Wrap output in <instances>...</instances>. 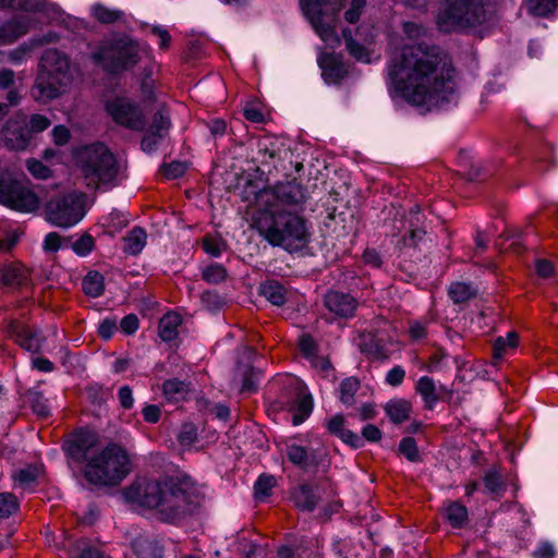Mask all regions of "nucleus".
<instances>
[{"instance_id":"obj_9","label":"nucleus","mask_w":558,"mask_h":558,"mask_svg":"<svg viewBox=\"0 0 558 558\" xmlns=\"http://www.w3.org/2000/svg\"><path fill=\"white\" fill-rule=\"evenodd\" d=\"M46 219L58 228H71L78 223L86 214L85 194L72 191L52 197L45 207Z\"/></svg>"},{"instance_id":"obj_11","label":"nucleus","mask_w":558,"mask_h":558,"mask_svg":"<svg viewBox=\"0 0 558 558\" xmlns=\"http://www.w3.org/2000/svg\"><path fill=\"white\" fill-rule=\"evenodd\" d=\"M107 110L113 120L131 130H144L145 119L142 110L126 99H114L107 104Z\"/></svg>"},{"instance_id":"obj_57","label":"nucleus","mask_w":558,"mask_h":558,"mask_svg":"<svg viewBox=\"0 0 558 558\" xmlns=\"http://www.w3.org/2000/svg\"><path fill=\"white\" fill-rule=\"evenodd\" d=\"M300 350L306 357H308V359L315 357L316 356V343H315L314 339L308 335L302 336L300 339Z\"/></svg>"},{"instance_id":"obj_14","label":"nucleus","mask_w":558,"mask_h":558,"mask_svg":"<svg viewBox=\"0 0 558 558\" xmlns=\"http://www.w3.org/2000/svg\"><path fill=\"white\" fill-rule=\"evenodd\" d=\"M287 457L294 465L303 470H310L323 465L326 454L319 449L292 444L287 447Z\"/></svg>"},{"instance_id":"obj_4","label":"nucleus","mask_w":558,"mask_h":558,"mask_svg":"<svg viewBox=\"0 0 558 558\" xmlns=\"http://www.w3.org/2000/svg\"><path fill=\"white\" fill-rule=\"evenodd\" d=\"M73 163L88 189H112L123 180L124 165L102 142H90L72 149Z\"/></svg>"},{"instance_id":"obj_5","label":"nucleus","mask_w":558,"mask_h":558,"mask_svg":"<svg viewBox=\"0 0 558 558\" xmlns=\"http://www.w3.org/2000/svg\"><path fill=\"white\" fill-rule=\"evenodd\" d=\"M75 71V65L65 52L56 48L46 49L38 62L31 96L44 104L59 98L72 85Z\"/></svg>"},{"instance_id":"obj_18","label":"nucleus","mask_w":558,"mask_h":558,"mask_svg":"<svg viewBox=\"0 0 558 558\" xmlns=\"http://www.w3.org/2000/svg\"><path fill=\"white\" fill-rule=\"evenodd\" d=\"M322 499V489L317 485L302 484L292 493L295 507L302 511L312 512Z\"/></svg>"},{"instance_id":"obj_34","label":"nucleus","mask_w":558,"mask_h":558,"mask_svg":"<svg viewBox=\"0 0 558 558\" xmlns=\"http://www.w3.org/2000/svg\"><path fill=\"white\" fill-rule=\"evenodd\" d=\"M446 517L453 527H462L468 519V510L458 501L450 502L446 508Z\"/></svg>"},{"instance_id":"obj_17","label":"nucleus","mask_w":558,"mask_h":558,"mask_svg":"<svg viewBox=\"0 0 558 558\" xmlns=\"http://www.w3.org/2000/svg\"><path fill=\"white\" fill-rule=\"evenodd\" d=\"M325 306L328 311L341 318L352 317L356 311V300L343 292L329 291L325 295Z\"/></svg>"},{"instance_id":"obj_1","label":"nucleus","mask_w":558,"mask_h":558,"mask_svg":"<svg viewBox=\"0 0 558 558\" xmlns=\"http://www.w3.org/2000/svg\"><path fill=\"white\" fill-rule=\"evenodd\" d=\"M446 54L436 46L424 41L404 46L389 68L395 89L409 104L428 109L449 100L454 83L447 73Z\"/></svg>"},{"instance_id":"obj_6","label":"nucleus","mask_w":558,"mask_h":558,"mask_svg":"<svg viewBox=\"0 0 558 558\" xmlns=\"http://www.w3.org/2000/svg\"><path fill=\"white\" fill-rule=\"evenodd\" d=\"M130 471L128 452L121 446L111 444L88 458L83 474L89 484L106 487L119 485Z\"/></svg>"},{"instance_id":"obj_51","label":"nucleus","mask_w":558,"mask_h":558,"mask_svg":"<svg viewBox=\"0 0 558 558\" xmlns=\"http://www.w3.org/2000/svg\"><path fill=\"white\" fill-rule=\"evenodd\" d=\"M256 105H258V100L247 102L243 109V114L246 120L255 123H260L264 122L265 117L260 109L256 107Z\"/></svg>"},{"instance_id":"obj_25","label":"nucleus","mask_w":558,"mask_h":558,"mask_svg":"<svg viewBox=\"0 0 558 558\" xmlns=\"http://www.w3.org/2000/svg\"><path fill=\"white\" fill-rule=\"evenodd\" d=\"M134 553L140 558H161L162 547L159 542L148 536H140L133 541Z\"/></svg>"},{"instance_id":"obj_16","label":"nucleus","mask_w":558,"mask_h":558,"mask_svg":"<svg viewBox=\"0 0 558 558\" xmlns=\"http://www.w3.org/2000/svg\"><path fill=\"white\" fill-rule=\"evenodd\" d=\"M98 442L97 435L93 432H80L68 446V454L75 461L86 463L90 456L98 451L95 447Z\"/></svg>"},{"instance_id":"obj_36","label":"nucleus","mask_w":558,"mask_h":558,"mask_svg":"<svg viewBox=\"0 0 558 558\" xmlns=\"http://www.w3.org/2000/svg\"><path fill=\"white\" fill-rule=\"evenodd\" d=\"M296 413L292 416V424L300 425L302 424L312 413L313 410V400L308 395H301L296 400Z\"/></svg>"},{"instance_id":"obj_22","label":"nucleus","mask_w":558,"mask_h":558,"mask_svg":"<svg viewBox=\"0 0 558 558\" xmlns=\"http://www.w3.org/2000/svg\"><path fill=\"white\" fill-rule=\"evenodd\" d=\"M27 32V21L24 17H14L0 26V45L12 44Z\"/></svg>"},{"instance_id":"obj_61","label":"nucleus","mask_w":558,"mask_h":558,"mask_svg":"<svg viewBox=\"0 0 558 558\" xmlns=\"http://www.w3.org/2000/svg\"><path fill=\"white\" fill-rule=\"evenodd\" d=\"M120 326L126 335H132L138 329V318L136 315L130 314L122 318Z\"/></svg>"},{"instance_id":"obj_41","label":"nucleus","mask_w":558,"mask_h":558,"mask_svg":"<svg viewBox=\"0 0 558 558\" xmlns=\"http://www.w3.org/2000/svg\"><path fill=\"white\" fill-rule=\"evenodd\" d=\"M518 333L510 331L507 337H498L494 342V357L500 359L506 352L507 348L513 349L518 344Z\"/></svg>"},{"instance_id":"obj_35","label":"nucleus","mask_w":558,"mask_h":558,"mask_svg":"<svg viewBox=\"0 0 558 558\" xmlns=\"http://www.w3.org/2000/svg\"><path fill=\"white\" fill-rule=\"evenodd\" d=\"M360 389V381L355 377H349L340 384V401L347 405L354 404V396Z\"/></svg>"},{"instance_id":"obj_40","label":"nucleus","mask_w":558,"mask_h":558,"mask_svg":"<svg viewBox=\"0 0 558 558\" xmlns=\"http://www.w3.org/2000/svg\"><path fill=\"white\" fill-rule=\"evenodd\" d=\"M276 485V478L272 475H260L254 485L255 497L259 500L267 498Z\"/></svg>"},{"instance_id":"obj_47","label":"nucleus","mask_w":558,"mask_h":558,"mask_svg":"<svg viewBox=\"0 0 558 558\" xmlns=\"http://www.w3.org/2000/svg\"><path fill=\"white\" fill-rule=\"evenodd\" d=\"M484 486L488 494L499 495L504 490L501 476L496 471H489L484 477Z\"/></svg>"},{"instance_id":"obj_33","label":"nucleus","mask_w":558,"mask_h":558,"mask_svg":"<svg viewBox=\"0 0 558 558\" xmlns=\"http://www.w3.org/2000/svg\"><path fill=\"white\" fill-rule=\"evenodd\" d=\"M26 398L36 415L46 417L50 414L49 402L40 391L28 390Z\"/></svg>"},{"instance_id":"obj_20","label":"nucleus","mask_w":558,"mask_h":558,"mask_svg":"<svg viewBox=\"0 0 558 558\" xmlns=\"http://www.w3.org/2000/svg\"><path fill=\"white\" fill-rule=\"evenodd\" d=\"M323 70V77L327 83L338 84L345 76L347 71L340 59L332 53H324L318 60Z\"/></svg>"},{"instance_id":"obj_27","label":"nucleus","mask_w":558,"mask_h":558,"mask_svg":"<svg viewBox=\"0 0 558 558\" xmlns=\"http://www.w3.org/2000/svg\"><path fill=\"white\" fill-rule=\"evenodd\" d=\"M385 411L393 423L400 424L409 418L412 405L408 400L393 399L387 402Z\"/></svg>"},{"instance_id":"obj_46","label":"nucleus","mask_w":558,"mask_h":558,"mask_svg":"<svg viewBox=\"0 0 558 558\" xmlns=\"http://www.w3.org/2000/svg\"><path fill=\"white\" fill-rule=\"evenodd\" d=\"M226 269L219 264H211L203 270V279L208 283H219L226 278Z\"/></svg>"},{"instance_id":"obj_42","label":"nucleus","mask_w":558,"mask_h":558,"mask_svg":"<svg viewBox=\"0 0 558 558\" xmlns=\"http://www.w3.org/2000/svg\"><path fill=\"white\" fill-rule=\"evenodd\" d=\"M399 451L411 462H417L421 459L416 441L412 437L401 439Z\"/></svg>"},{"instance_id":"obj_13","label":"nucleus","mask_w":558,"mask_h":558,"mask_svg":"<svg viewBox=\"0 0 558 558\" xmlns=\"http://www.w3.org/2000/svg\"><path fill=\"white\" fill-rule=\"evenodd\" d=\"M301 5L305 16L324 41L329 43L335 40L338 44L340 43L333 27L324 23V11L318 0H301Z\"/></svg>"},{"instance_id":"obj_55","label":"nucleus","mask_w":558,"mask_h":558,"mask_svg":"<svg viewBox=\"0 0 558 558\" xmlns=\"http://www.w3.org/2000/svg\"><path fill=\"white\" fill-rule=\"evenodd\" d=\"M197 439L196 428L191 425L186 424L182 427L179 434V441L182 446H191L193 445Z\"/></svg>"},{"instance_id":"obj_50","label":"nucleus","mask_w":558,"mask_h":558,"mask_svg":"<svg viewBox=\"0 0 558 558\" xmlns=\"http://www.w3.org/2000/svg\"><path fill=\"white\" fill-rule=\"evenodd\" d=\"M94 239L89 234H84L73 243V250L81 256H86L94 248Z\"/></svg>"},{"instance_id":"obj_31","label":"nucleus","mask_w":558,"mask_h":558,"mask_svg":"<svg viewBox=\"0 0 558 558\" xmlns=\"http://www.w3.org/2000/svg\"><path fill=\"white\" fill-rule=\"evenodd\" d=\"M93 16L101 24H113L125 21V14L120 10H111L97 3L92 8Z\"/></svg>"},{"instance_id":"obj_54","label":"nucleus","mask_w":558,"mask_h":558,"mask_svg":"<svg viewBox=\"0 0 558 558\" xmlns=\"http://www.w3.org/2000/svg\"><path fill=\"white\" fill-rule=\"evenodd\" d=\"M365 4L366 0H352L350 8L344 13L345 21L352 24L357 22Z\"/></svg>"},{"instance_id":"obj_53","label":"nucleus","mask_w":558,"mask_h":558,"mask_svg":"<svg viewBox=\"0 0 558 558\" xmlns=\"http://www.w3.org/2000/svg\"><path fill=\"white\" fill-rule=\"evenodd\" d=\"M202 303L208 311H217L222 307L223 299L216 292L207 291L202 294Z\"/></svg>"},{"instance_id":"obj_28","label":"nucleus","mask_w":558,"mask_h":558,"mask_svg":"<svg viewBox=\"0 0 558 558\" xmlns=\"http://www.w3.org/2000/svg\"><path fill=\"white\" fill-rule=\"evenodd\" d=\"M181 316L178 313L169 312L159 320V336L163 341H172L178 336V328L181 325Z\"/></svg>"},{"instance_id":"obj_32","label":"nucleus","mask_w":558,"mask_h":558,"mask_svg":"<svg viewBox=\"0 0 558 558\" xmlns=\"http://www.w3.org/2000/svg\"><path fill=\"white\" fill-rule=\"evenodd\" d=\"M163 395L168 400L179 401L189 391L187 385L179 379H168L162 385Z\"/></svg>"},{"instance_id":"obj_7","label":"nucleus","mask_w":558,"mask_h":558,"mask_svg":"<svg viewBox=\"0 0 558 558\" xmlns=\"http://www.w3.org/2000/svg\"><path fill=\"white\" fill-rule=\"evenodd\" d=\"M90 58L106 73L117 75L132 69L140 62V46L128 34L113 33L100 41L99 47L92 53Z\"/></svg>"},{"instance_id":"obj_43","label":"nucleus","mask_w":558,"mask_h":558,"mask_svg":"<svg viewBox=\"0 0 558 558\" xmlns=\"http://www.w3.org/2000/svg\"><path fill=\"white\" fill-rule=\"evenodd\" d=\"M190 162L173 160L170 163H163L161 166V172L167 179H177L182 177L187 170Z\"/></svg>"},{"instance_id":"obj_45","label":"nucleus","mask_w":558,"mask_h":558,"mask_svg":"<svg viewBox=\"0 0 558 558\" xmlns=\"http://www.w3.org/2000/svg\"><path fill=\"white\" fill-rule=\"evenodd\" d=\"M51 125V121L44 114L35 113L29 117L26 123V130L29 133L37 134L47 130Z\"/></svg>"},{"instance_id":"obj_39","label":"nucleus","mask_w":558,"mask_h":558,"mask_svg":"<svg viewBox=\"0 0 558 558\" xmlns=\"http://www.w3.org/2000/svg\"><path fill=\"white\" fill-rule=\"evenodd\" d=\"M38 476V470L33 466H27L25 469H21L16 471L12 478L14 480L15 485L22 488L31 487Z\"/></svg>"},{"instance_id":"obj_64","label":"nucleus","mask_w":558,"mask_h":558,"mask_svg":"<svg viewBox=\"0 0 558 558\" xmlns=\"http://www.w3.org/2000/svg\"><path fill=\"white\" fill-rule=\"evenodd\" d=\"M535 267L537 275L542 278H549L554 275V265L546 259H537Z\"/></svg>"},{"instance_id":"obj_10","label":"nucleus","mask_w":558,"mask_h":558,"mask_svg":"<svg viewBox=\"0 0 558 558\" xmlns=\"http://www.w3.org/2000/svg\"><path fill=\"white\" fill-rule=\"evenodd\" d=\"M0 203L21 213H33L39 208V198L27 184L8 175H0Z\"/></svg>"},{"instance_id":"obj_49","label":"nucleus","mask_w":558,"mask_h":558,"mask_svg":"<svg viewBox=\"0 0 558 558\" xmlns=\"http://www.w3.org/2000/svg\"><path fill=\"white\" fill-rule=\"evenodd\" d=\"M27 169L36 179L45 180L51 175L49 167L37 159H28Z\"/></svg>"},{"instance_id":"obj_29","label":"nucleus","mask_w":558,"mask_h":558,"mask_svg":"<svg viewBox=\"0 0 558 558\" xmlns=\"http://www.w3.org/2000/svg\"><path fill=\"white\" fill-rule=\"evenodd\" d=\"M146 232L142 228L132 229L124 236V252L130 255H137L146 245Z\"/></svg>"},{"instance_id":"obj_37","label":"nucleus","mask_w":558,"mask_h":558,"mask_svg":"<svg viewBox=\"0 0 558 558\" xmlns=\"http://www.w3.org/2000/svg\"><path fill=\"white\" fill-rule=\"evenodd\" d=\"M529 11L537 16H546L558 7V0H526Z\"/></svg>"},{"instance_id":"obj_59","label":"nucleus","mask_w":558,"mask_h":558,"mask_svg":"<svg viewBox=\"0 0 558 558\" xmlns=\"http://www.w3.org/2000/svg\"><path fill=\"white\" fill-rule=\"evenodd\" d=\"M61 246V236L57 232H49L44 240L45 252H57Z\"/></svg>"},{"instance_id":"obj_63","label":"nucleus","mask_w":558,"mask_h":558,"mask_svg":"<svg viewBox=\"0 0 558 558\" xmlns=\"http://www.w3.org/2000/svg\"><path fill=\"white\" fill-rule=\"evenodd\" d=\"M256 388V376L252 369H246L243 374V381L241 386L242 392H252Z\"/></svg>"},{"instance_id":"obj_23","label":"nucleus","mask_w":558,"mask_h":558,"mask_svg":"<svg viewBox=\"0 0 558 558\" xmlns=\"http://www.w3.org/2000/svg\"><path fill=\"white\" fill-rule=\"evenodd\" d=\"M258 291L275 306H282L289 299L288 289L277 280H267L260 283Z\"/></svg>"},{"instance_id":"obj_44","label":"nucleus","mask_w":558,"mask_h":558,"mask_svg":"<svg viewBox=\"0 0 558 558\" xmlns=\"http://www.w3.org/2000/svg\"><path fill=\"white\" fill-rule=\"evenodd\" d=\"M19 508L17 499L11 493H0V518H9Z\"/></svg>"},{"instance_id":"obj_60","label":"nucleus","mask_w":558,"mask_h":558,"mask_svg":"<svg viewBox=\"0 0 558 558\" xmlns=\"http://www.w3.org/2000/svg\"><path fill=\"white\" fill-rule=\"evenodd\" d=\"M203 247H204V251L213 257L220 256V254L222 252L221 243L218 240L209 238V236H206L203 240Z\"/></svg>"},{"instance_id":"obj_62","label":"nucleus","mask_w":558,"mask_h":558,"mask_svg":"<svg viewBox=\"0 0 558 558\" xmlns=\"http://www.w3.org/2000/svg\"><path fill=\"white\" fill-rule=\"evenodd\" d=\"M362 437L367 441L376 442L381 439V432L377 426L367 424L362 429Z\"/></svg>"},{"instance_id":"obj_3","label":"nucleus","mask_w":558,"mask_h":558,"mask_svg":"<svg viewBox=\"0 0 558 558\" xmlns=\"http://www.w3.org/2000/svg\"><path fill=\"white\" fill-rule=\"evenodd\" d=\"M128 496L144 507L158 509L162 521L177 523L201 507L205 493L184 475L165 482H137L129 488Z\"/></svg>"},{"instance_id":"obj_38","label":"nucleus","mask_w":558,"mask_h":558,"mask_svg":"<svg viewBox=\"0 0 558 558\" xmlns=\"http://www.w3.org/2000/svg\"><path fill=\"white\" fill-rule=\"evenodd\" d=\"M448 293L454 303H463L474 295V290L466 283L454 282L449 287Z\"/></svg>"},{"instance_id":"obj_21","label":"nucleus","mask_w":558,"mask_h":558,"mask_svg":"<svg viewBox=\"0 0 558 558\" xmlns=\"http://www.w3.org/2000/svg\"><path fill=\"white\" fill-rule=\"evenodd\" d=\"M171 124L169 108L165 104H160L151 117L147 132L154 137L163 138L169 135Z\"/></svg>"},{"instance_id":"obj_56","label":"nucleus","mask_w":558,"mask_h":558,"mask_svg":"<svg viewBox=\"0 0 558 558\" xmlns=\"http://www.w3.org/2000/svg\"><path fill=\"white\" fill-rule=\"evenodd\" d=\"M117 323L118 320L114 317L102 319L98 327L99 335L106 340L110 339L117 330Z\"/></svg>"},{"instance_id":"obj_15","label":"nucleus","mask_w":558,"mask_h":558,"mask_svg":"<svg viewBox=\"0 0 558 558\" xmlns=\"http://www.w3.org/2000/svg\"><path fill=\"white\" fill-rule=\"evenodd\" d=\"M400 226H395V229L398 231V234L402 231H405L408 235L403 236V242L408 246H415L418 241H421L425 234V231L422 227L423 225V216L421 214L420 207L414 206L409 211L405 219L402 217L398 220Z\"/></svg>"},{"instance_id":"obj_52","label":"nucleus","mask_w":558,"mask_h":558,"mask_svg":"<svg viewBox=\"0 0 558 558\" xmlns=\"http://www.w3.org/2000/svg\"><path fill=\"white\" fill-rule=\"evenodd\" d=\"M402 29L410 39H420L427 34V29L422 24L415 22H404Z\"/></svg>"},{"instance_id":"obj_19","label":"nucleus","mask_w":558,"mask_h":558,"mask_svg":"<svg viewBox=\"0 0 558 558\" xmlns=\"http://www.w3.org/2000/svg\"><path fill=\"white\" fill-rule=\"evenodd\" d=\"M345 420L341 414H337L326 422L327 430L333 435L339 437L344 444L349 445L353 449L361 448L364 444L363 438H361L356 433L345 428Z\"/></svg>"},{"instance_id":"obj_2","label":"nucleus","mask_w":558,"mask_h":558,"mask_svg":"<svg viewBox=\"0 0 558 558\" xmlns=\"http://www.w3.org/2000/svg\"><path fill=\"white\" fill-rule=\"evenodd\" d=\"M307 195L304 187L288 181L259 191L255 196L258 207L254 223L259 235L271 246L293 253L311 242L306 220L300 215Z\"/></svg>"},{"instance_id":"obj_30","label":"nucleus","mask_w":558,"mask_h":558,"mask_svg":"<svg viewBox=\"0 0 558 558\" xmlns=\"http://www.w3.org/2000/svg\"><path fill=\"white\" fill-rule=\"evenodd\" d=\"M82 287L86 295L98 298L104 293L105 279L98 271H89L82 281Z\"/></svg>"},{"instance_id":"obj_58","label":"nucleus","mask_w":558,"mask_h":558,"mask_svg":"<svg viewBox=\"0 0 558 558\" xmlns=\"http://www.w3.org/2000/svg\"><path fill=\"white\" fill-rule=\"evenodd\" d=\"M405 376V371L397 365L392 367L386 375V383L392 387H397L402 384Z\"/></svg>"},{"instance_id":"obj_24","label":"nucleus","mask_w":558,"mask_h":558,"mask_svg":"<svg viewBox=\"0 0 558 558\" xmlns=\"http://www.w3.org/2000/svg\"><path fill=\"white\" fill-rule=\"evenodd\" d=\"M0 278L4 286L17 289L27 284L28 271L20 264H12L0 270Z\"/></svg>"},{"instance_id":"obj_8","label":"nucleus","mask_w":558,"mask_h":558,"mask_svg":"<svg viewBox=\"0 0 558 558\" xmlns=\"http://www.w3.org/2000/svg\"><path fill=\"white\" fill-rule=\"evenodd\" d=\"M486 19L481 0H446L437 16L442 33L461 32L482 24Z\"/></svg>"},{"instance_id":"obj_26","label":"nucleus","mask_w":558,"mask_h":558,"mask_svg":"<svg viewBox=\"0 0 558 558\" xmlns=\"http://www.w3.org/2000/svg\"><path fill=\"white\" fill-rule=\"evenodd\" d=\"M415 390L422 397L427 409H433L439 400L436 384L428 376H423L417 380Z\"/></svg>"},{"instance_id":"obj_12","label":"nucleus","mask_w":558,"mask_h":558,"mask_svg":"<svg viewBox=\"0 0 558 558\" xmlns=\"http://www.w3.org/2000/svg\"><path fill=\"white\" fill-rule=\"evenodd\" d=\"M8 335L21 348L31 353H39L46 340L39 329L26 326L19 322H12L9 324Z\"/></svg>"},{"instance_id":"obj_48","label":"nucleus","mask_w":558,"mask_h":558,"mask_svg":"<svg viewBox=\"0 0 558 558\" xmlns=\"http://www.w3.org/2000/svg\"><path fill=\"white\" fill-rule=\"evenodd\" d=\"M345 48L355 60L366 63L371 61L367 49L355 39H350L349 46Z\"/></svg>"}]
</instances>
